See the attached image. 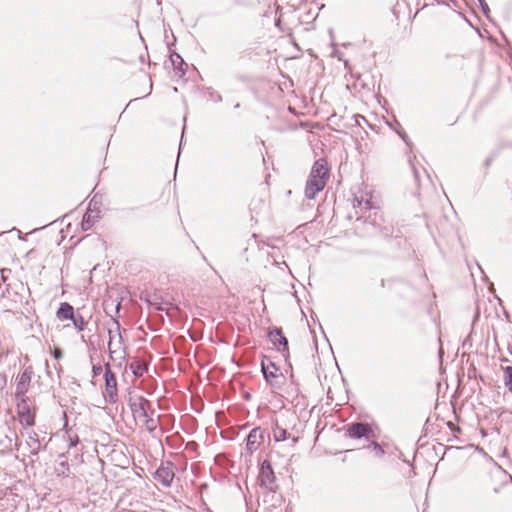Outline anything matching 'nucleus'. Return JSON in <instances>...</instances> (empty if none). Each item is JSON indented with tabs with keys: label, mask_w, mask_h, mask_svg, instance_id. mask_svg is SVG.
Wrapping results in <instances>:
<instances>
[{
	"label": "nucleus",
	"mask_w": 512,
	"mask_h": 512,
	"mask_svg": "<svg viewBox=\"0 0 512 512\" xmlns=\"http://www.w3.org/2000/svg\"><path fill=\"white\" fill-rule=\"evenodd\" d=\"M329 178V167L325 159L317 160L310 172L305 187V195L309 199H314L317 193L322 191Z\"/></svg>",
	"instance_id": "nucleus-1"
},
{
	"label": "nucleus",
	"mask_w": 512,
	"mask_h": 512,
	"mask_svg": "<svg viewBox=\"0 0 512 512\" xmlns=\"http://www.w3.org/2000/svg\"><path fill=\"white\" fill-rule=\"evenodd\" d=\"M130 408L135 424L148 431H154L157 427V419L153 412L149 413V402L143 397L135 396L130 398Z\"/></svg>",
	"instance_id": "nucleus-2"
},
{
	"label": "nucleus",
	"mask_w": 512,
	"mask_h": 512,
	"mask_svg": "<svg viewBox=\"0 0 512 512\" xmlns=\"http://www.w3.org/2000/svg\"><path fill=\"white\" fill-rule=\"evenodd\" d=\"M296 421L295 416H291V419L289 417H282L280 419L276 418L273 423L272 427V436L275 442H281L290 440L291 446L294 447L299 439H300V433L295 430V427H291L290 430L288 429V424Z\"/></svg>",
	"instance_id": "nucleus-3"
},
{
	"label": "nucleus",
	"mask_w": 512,
	"mask_h": 512,
	"mask_svg": "<svg viewBox=\"0 0 512 512\" xmlns=\"http://www.w3.org/2000/svg\"><path fill=\"white\" fill-rule=\"evenodd\" d=\"M17 418L25 428L35 425L37 407L29 397H21L16 404Z\"/></svg>",
	"instance_id": "nucleus-4"
},
{
	"label": "nucleus",
	"mask_w": 512,
	"mask_h": 512,
	"mask_svg": "<svg viewBox=\"0 0 512 512\" xmlns=\"http://www.w3.org/2000/svg\"><path fill=\"white\" fill-rule=\"evenodd\" d=\"M268 337L279 352L283 353L285 357L289 356L288 340L281 328L271 329L268 333Z\"/></svg>",
	"instance_id": "nucleus-5"
},
{
	"label": "nucleus",
	"mask_w": 512,
	"mask_h": 512,
	"mask_svg": "<svg viewBox=\"0 0 512 512\" xmlns=\"http://www.w3.org/2000/svg\"><path fill=\"white\" fill-rule=\"evenodd\" d=\"M259 482L261 486L269 490H273L275 487V475L270 462L264 461L259 474Z\"/></svg>",
	"instance_id": "nucleus-6"
},
{
	"label": "nucleus",
	"mask_w": 512,
	"mask_h": 512,
	"mask_svg": "<svg viewBox=\"0 0 512 512\" xmlns=\"http://www.w3.org/2000/svg\"><path fill=\"white\" fill-rule=\"evenodd\" d=\"M347 434L350 438H366L374 437L371 425L366 423H353L348 427Z\"/></svg>",
	"instance_id": "nucleus-7"
},
{
	"label": "nucleus",
	"mask_w": 512,
	"mask_h": 512,
	"mask_svg": "<svg viewBox=\"0 0 512 512\" xmlns=\"http://www.w3.org/2000/svg\"><path fill=\"white\" fill-rule=\"evenodd\" d=\"M264 442V434L260 428H254L250 431L246 439V450L249 454L256 452Z\"/></svg>",
	"instance_id": "nucleus-8"
},
{
	"label": "nucleus",
	"mask_w": 512,
	"mask_h": 512,
	"mask_svg": "<svg viewBox=\"0 0 512 512\" xmlns=\"http://www.w3.org/2000/svg\"><path fill=\"white\" fill-rule=\"evenodd\" d=\"M104 377L105 395L109 398L111 402H115L117 397V380L114 373L111 371L108 365H106L105 367Z\"/></svg>",
	"instance_id": "nucleus-9"
},
{
	"label": "nucleus",
	"mask_w": 512,
	"mask_h": 512,
	"mask_svg": "<svg viewBox=\"0 0 512 512\" xmlns=\"http://www.w3.org/2000/svg\"><path fill=\"white\" fill-rule=\"evenodd\" d=\"M32 379V370L31 368L25 369L21 374H19L16 384V396L26 397L25 394L29 389L30 383Z\"/></svg>",
	"instance_id": "nucleus-10"
},
{
	"label": "nucleus",
	"mask_w": 512,
	"mask_h": 512,
	"mask_svg": "<svg viewBox=\"0 0 512 512\" xmlns=\"http://www.w3.org/2000/svg\"><path fill=\"white\" fill-rule=\"evenodd\" d=\"M100 217V210L96 207L92 208L91 203L85 214L83 215L81 226L83 230L90 229L97 219Z\"/></svg>",
	"instance_id": "nucleus-11"
},
{
	"label": "nucleus",
	"mask_w": 512,
	"mask_h": 512,
	"mask_svg": "<svg viewBox=\"0 0 512 512\" xmlns=\"http://www.w3.org/2000/svg\"><path fill=\"white\" fill-rule=\"evenodd\" d=\"M155 478L164 486H169L174 479V472L172 467L169 465H161L155 473Z\"/></svg>",
	"instance_id": "nucleus-12"
},
{
	"label": "nucleus",
	"mask_w": 512,
	"mask_h": 512,
	"mask_svg": "<svg viewBox=\"0 0 512 512\" xmlns=\"http://www.w3.org/2000/svg\"><path fill=\"white\" fill-rule=\"evenodd\" d=\"M262 370H263L266 380L268 382H270L271 384H276L278 378H280L282 376L279 369L274 364H270L268 366H265L263 364Z\"/></svg>",
	"instance_id": "nucleus-13"
},
{
	"label": "nucleus",
	"mask_w": 512,
	"mask_h": 512,
	"mask_svg": "<svg viewBox=\"0 0 512 512\" xmlns=\"http://www.w3.org/2000/svg\"><path fill=\"white\" fill-rule=\"evenodd\" d=\"M74 316V308L67 302L61 303L56 312V317L60 320H72Z\"/></svg>",
	"instance_id": "nucleus-14"
},
{
	"label": "nucleus",
	"mask_w": 512,
	"mask_h": 512,
	"mask_svg": "<svg viewBox=\"0 0 512 512\" xmlns=\"http://www.w3.org/2000/svg\"><path fill=\"white\" fill-rule=\"evenodd\" d=\"M109 335H110V340L108 342V349H109L111 356L114 354L121 356L124 348H123V344H122L120 335H118L117 340H115V337L112 336L111 330L109 331Z\"/></svg>",
	"instance_id": "nucleus-15"
},
{
	"label": "nucleus",
	"mask_w": 512,
	"mask_h": 512,
	"mask_svg": "<svg viewBox=\"0 0 512 512\" xmlns=\"http://www.w3.org/2000/svg\"><path fill=\"white\" fill-rule=\"evenodd\" d=\"M504 371V384L507 389L512 392V367L507 366L502 368Z\"/></svg>",
	"instance_id": "nucleus-16"
},
{
	"label": "nucleus",
	"mask_w": 512,
	"mask_h": 512,
	"mask_svg": "<svg viewBox=\"0 0 512 512\" xmlns=\"http://www.w3.org/2000/svg\"><path fill=\"white\" fill-rule=\"evenodd\" d=\"M73 322V325L79 330L82 331L84 329V326L86 322L82 317L76 318L75 315L73 316V319L71 320Z\"/></svg>",
	"instance_id": "nucleus-17"
},
{
	"label": "nucleus",
	"mask_w": 512,
	"mask_h": 512,
	"mask_svg": "<svg viewBox=\"0 0 512 512\" xmlns=\"http://www.w3.org/2000/svg\"><path fill=\"white\" fill-rule=\"evenodd\" d=\"M495 160H496V155L495 154H491L488 157H486V159L483 162L484 168L488 170L493 165Z\"/></svg>",
	"instance_id": "nucleus-18"
},
{
	"label": "nucleus",
	"mask_w": 512,
	"mask_h": 512,
	"mask_svg": "<svg viewBox=\"0 0 512 512\" xmlns=\"http://www.w3.org/2000/svg\"><path fill=\"white\" fill-rule=\"evenodd\" d=\"M52 353H53L54 358L57 360L61 359L63 356L61 349L58 347H54Z\"/></svg>",
	"instance_id": "nucleus-19"
},
{
	"label": "nucleus",
	"mask_w": 512,
	"mask_h": 512,
	"mask_svg": "<svg viewBox=\"0 0 512 512\" xmlns=\"http://www.w3.org/2000/svg\"><path fill=\"white\" fill-rule=\"evenodd\" d=\"M372 445H373V448H374V451H375L376 454H378V455H383L384 454V450L382 449V447L378 443L373 442Z\"/></svg>",
	"instance_id": "nucleus-20"
},
{
	"label": "nucleus",
	"mask_w": 512,
	"mask_h": 512,
	"mask_svg": "<svg viewBox=\"0 0 512 512\" xmlns=\"http://www.w3.org/2000/svg\"><path fill=\"white\" fill-rule=\"evenodd\" d=\"M171 61L173 62L174 65L176 64V62H179V64L183 63V60L178 54L171 55Z\"/></svg>",
	"instance_id": "nucleus-21"
},
{
	"label": "nucleus",
	"mask_w": 512,
	"mask_h": 512,
	"mask_svg": "<svg viewBox=\"0 0 512 512\" xmlns=\"http://www.w3.org/2000/svg\"><path fill=\"white\" fill-rule=\"evenodd\" d=\"M7 272H10V269H1V279L3 282H6L7 281V276H6V273Z\"/></svg>",
	"instance_id": "nucleus-22"
}]
</instances>
